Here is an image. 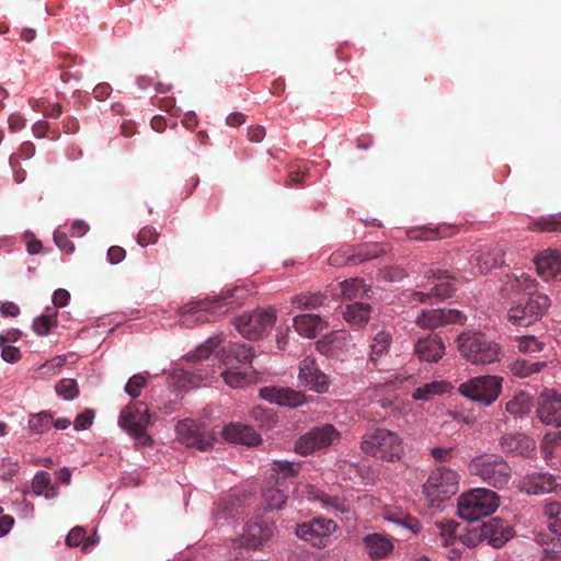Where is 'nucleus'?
<instances>
[{
    "label": "nucleus",
    "instance_id": "nucleus-1",
    "mask_svg": "<svg viewBox=\"0 0 561 561\" xmlns=\"http://www.w3.org/2000/svg\"><path fill=\"white\" fill-rule=\"evenodd\" d=\"M514 290H522L528 297L520 300L507 311V320L516 327H528L540 319L550 306V299L547 295L536 291L535 280L528 275L508 276L506 283Z\"/></svg>",
    "mask_w": 561,
    "mask_h": 561
},
{
    "label": "nucleus",
    "instance_id": "nucleus-2",
    "mask_svg": "<svg viewBox=\"0 0 561 561\" xmlns=\"http://www.w3.org/2000/svg\"><path fill=\"white\" fill-rule=\"evenodd\" d=\"M360 450L371 457L396 462L401 459L404 447L398 433L383 427H376L364 434Z\"/></svg>",
    "mask_w": 561,
    "mask_h": 561
},
{
    "label": "nucleus",
    "instance_id": "nucleus-3",
    "mask_svg": "<svg viewBox=\"0 0 561 561\" xmlns=\"http://www.w3.org/2000/svg\"><path fill=\"white\" fill-rule=\"evenodd\" d=\"M238 289L228 290L213 299L190 301L181 308V321L191 325L198 322H211L227 313L234 305L233 295Z\"/></svg>",
    "mask_w": 561,
    "mask_h": 561
},
{
    "label": "nucleus",
    "instance_id": "nucleus-4",
    "mask_svg": "<svg viewBox=\"0 0 561 561\" xmlns=\"http://www.w3.org/2000/svg\"><path fill=\"white\" fill-rule=\"evenodd\" d=\"M456 343L461 357L473 365L492 364L500 359L499 344L481 332H462Z\"/></svg>",
    "mask_w": 561,
    "mask_h": 561
},
{
    "label": "nucleus",
    "instance_id": "nucleus-5",
    "mask_svg": "<svg viewBox=\"0 0 561 561\" xmlns=\"http://www.w3.org/2000/svg\"><path fill=\"white\" fill-rule=\"evenodd\" d=\"M471 474L479 477L486 484L495 488H505L512 478V468L501 456L485 454L474 457L469 465Z\"/></svg>",
    "mask_w": 561,
    "mask_h": 561
},
{
    "label": "nucleus",
    "instance_id": "nucleus-6",
    "mask_svg": "<svg viewBox=\"0 0 561 561\" xmlns=\"http://www.w3.org/2000/svg\"><path fill=\"white\" fill-rule=\"evenodd\" d=\"M497 507V493L484 488L472 489L458 500L459 516L470 522L491 515Z\"/></svg>",
    "mask_w": 561,
    "mask_h": 561
},
{
    "label": "nucleus",
    "instance_id": "nucleus-7",
    "mask_svg": "<svg viewBox=\"0 0 561 561\" xmlns=\"http://www.w3.org/2000/svg\"><path fill=\"white\" fill-rule=\"evenodd\" d=\"M151 423V414L144 402H136L125 407L119 415L118 424L131 437L136 446H151L153 440L147 433Z\"/></svg>",
    "mask_w": 561,
    "mask_h": 561
},
{
    "label": "nucleus",
    "instance_id": "nucleus-8",
    "mask_svg": "<svg viewBox=\"0 0 561 561\" xmlns=\"http://www.w3.org/2000/svg\"><path fill=\"white\" fill-rule=\"evenodd\" d=\"M460 476L454 469L445 466L434 469L423 485V492L434 506L444 502L458 492Z\"/></svg>",
    "mask_w": 561,
    "mask_h": 561
},
{
    "label": "nucleus",
    "instance_id": "nucleus-9",
    "mask_svg": "<svg viewBox=\"0 0 561 561\" xmlns=\"http://www.w3.org/2000/svg\"><path fill=\"white\" fill-rule=\"evenodd\" d=\"M502 381L503 379L497 376H478L462 382L458 387V391L472 401L490 405L499 398L502 391Z\"/></svg>",
    "mask_w": 561,
    "mask_h": 561
},
{
    "label": "nucleus",
    "instance_id": "nucleus-10",
    "mask_svg": "<svg viewBox=\"0 0 561 561\" xmlns=\"http://www.w3.org/2000/svg\"><path fill=\"white\" fill-rule=\"evenodd\" d=\"M386 252L380 243H364L356 247H342L333 252L328 262L330 265L341 267L345 265H358L366 261L377 259Z\"/></svg>",
    "mask_w": 561,
    "mask_h": 561
},
{
    "label": "nucleus",
    "instance_id": "nucleus-11",
    "mask_svg": "<svg viewBox=\"0 0 561 561\" xmlns=\"http://www.w3.org/2000/svg\"><path fill=\"white\" fill-rule=\"evenodd\" d=\"M340 433L331 424L317 426L302 435L295 444V450L304 456L332 445Z\"/></svg>",
    "mask_w": 561,
    "mask_h": 561
},
{
    "label": "nucleus",
    "instance_id": "nucleus-12",
    "mask_svg": "<svg viewBox=\"0 0 561 561\" xmlns=\"http://www.w3.org/2000/svg\"><path fill=\"white\" fill-rule=\"evenodd\" d=\"M520 492L528 495H542L546 493L561 494V476L548 472L526 473L518 483Z\"/></svg>",
    "mask_w": 561,
    "mask_h": 561
},
{
    "label": "nucleus",
    "instance_id": "nucleus-13",
    "mask_svg": "<svg viewBox=\"0 0 561 561\" xmlns=\"http://www.w3.org/2000/svg\"><path fill=\"white\" fill-rule=\"evenodd\" d=\"M273 310L254 311L238 319L237 329L241 335L249 340L261 339L275 322Z\"/></svg>",
    "mask_w": 561,
    "mask_h": 561
},
{
    "label": "nucleus",
    "instance_id": "nucleus-14",
    "mask_svg": "<svg viewBox=\"0 0 561 561\" xmlns=\"http://www.w3.org/2000/svg\"><path fill=\"white\" fill-rule=\"evenodd\" d=\"M336 527L332 519L318 517L299 524L296 527V535L312 546L321 548L327 546L329 536L335 531Z\"/></svg>",
    "mask_w": 561,
    "mask_h": 561
},
{
    "label": "nucleus",
    "instance_id": "nucleus-15",
    "mask_svg": "<svg viewBox=\"0 0 561 561\" xmlns=\"http://www.w3.org/2000/svg\"><path fill=\"white\" fill-rule=\"evenodd\" d=\"M298 368V381L301 386L317 393L329 391V376L320 369L314 358L306 357L299 363Z\"/></svg>",
    "mask_w": 561,
    "mask_h": 561
},
{
    "label": "nucleus",
    "instance_id": "nucleus-16",
    "mask_svg": "<svg viewBox=\"0 0 561 561\" xmlns=\"http://www.w3.org/2000/svg\"><path fill=\"white\" fill-rule=\"evenodd\" d=\"M427 276L428 284L432 285L430 291H414L412 301L425 304L432 298L445 299L451 297L455 291L454 285L449 282L450 276L445 271H430Z\"/></svg>",
    "mask_w": 561,
    "mask_h": 561
},
{
    "label": "nucleus",
    "instance_id": "nucleus-17",
    "mask_svg": "<svg viewBox=\"0 0 561 561\" xmlns=\"http://www.w3.org/2000/svg\"><path fill=\"white\" fill-rule=\"evenodd\" d=\"M537 415L546 425L561 426V396L554 390L545 389L537 401Z\"/></svg>",
    "mask_w": 561,
    "mask_h": 561
},
{
    "label": "nucleus",
    "instance_id": "nucleus-18",
    "mask_svg": "<svg viewBox=\"0 0 561 561\" xmlns=\"http://www.w3.org/2000/svg\"><path fill=\"white\" fill-rule=\"evenodd\" d=\"M466 316L456 309H430L423 310L416 318L417 327L434 330L450 323L462 324Z\"/></svg>",
    "mask_w": 561,
    "mask_h": 561
},
{
    "label": "nucleus",
    "instance_id": "nucleus-19",
    "mask_svg": "<svg viewBox=\"0 0 561 561\" xmlns=\"http://www.w3.org/2000/svg\"><path fill=\"white\" fill-rule=\"evenodd\" d=\"M351 346V334L345 330L332 331L316 342V350L327 356L340 358Z\"/></svg>",
    "mask_w": 561,
    "mask_h": 561
},
{
    "label": "nucleus",
    "instance_id": "nucleus-20",
    "mask_svg": "<svg viewBox=\"0 0 561 561\" xmlns=\"http://www.w3.org/2000/svg\"><path fill=\"white\" fill-rule=\"evenodd\" d=\"M445 344L437 334L420 337L414 343V354L424 363H437L445 355Z\"/></svg>",
    "mask_w": 561,
    "mask_h": 561
},
{
    "label": "nucleus",
    "instance_id": "nucleus-21",
    "mask_svg": "<svg viewBox=\"0 0 561 561\" xmlns=\"http://www.w3.org/2000/svg\"><path fill=\"white\" fill-rule=\"evenodd\" d=\"M260 397L278 405L297 408L306 402V396L291 388L264 387L260 389Z\"/></svg>",
    "mask_w": 561,
    "mask_h": 561
},
{
    "label": "nucleus",
    "instance_id": "nucleus-22",
    "mask_svg": "<svg viewBox=\"0 0 561 561\" xmlns=\"http://www.w3.org/2000/svg\"><path fill=\"white\" fill-rule=\"evenodd\" d=\"M363 546L371 560L386 559L394 549L393 539L380 533H373L363 537Z\"/></svg>",
    "mask_w": 561,
    "mask_h": 561
},
{
    "label": "nucleus",
    "instance_id": "nucleus-23",
    "mask_svg": "<svg viewBox=\"0 0 561 561\" xmlns=\"http://www.w3.org/2000/svg\"><path fill=\"white\" fill-rule=\"evenodd\" d=\"M500 444L503 451L524 458H531L536 450V442L523 434L504 435Z\"/></svg>",
    "mask_w": 561,
    "mask_h": 561
},
{
    "label": "nucleus",
    "instance_id": "nucleus-24",
    "mask_svg": "<svg viewBox=\"0 0 561 561\" xmlns=\"http://www.w3.org/2000/svg\"><path fill=\"white\" fill-rule=\"evenodd\" d=\"M481 526L485 540L494 548L503 547L513 537V528L500 518H491Z\"/></svg>",
    "mask_w": 561,
    "mask_h": 561
},
{
    "label": "nucleus",
    "instance_id": "nucleus-25",
    "mask_svg": "<svg viewBox=\"0 0 561 561\" xmlns=\"http://www.w3.org/2000/svg\"><path fill=\"white\" fill-rule=\"evenodd\" d=\"M225 367L226 369L221 373V376L231 388H243L257 380L256 373L252 366L241 368L239 366L225 365Z\"/></svg>",
    "mask_w": 561,
    "mask_h": 561
},
{
    "label": "nucleus",
    "instance_id": "nucleus-26",
    "mask_svg": "<svg viewBox=\"0 0 561 561\" xmlns=\"http://www.w3.org/2000/svg\"><path fill=\"white\" fill-rule=\"evenodd\" d=\"M502 249L483 247L473 255V264L480 274H486L503 263Z\"/></svg>",
    "mask_w": 561,
    "mask_h": 561
},
{
    "label": "nucleus",
    "instance_id": "nucleus-27",
    "mask_svg": "<svg viewBox=\"0 0 561 561\" xmlns=\"http://www.w3.org/2000/svg\"><path fill=\"white\" fill-rule=\"evenodd\" d=\"M226 440L234 444L255 446L261 443L259 434L250 426L242 424H230L224 430Z\"/></svg>",
    "mask_w": 561,
    "mask_h": 561
},
{
    "label": "nucleus",
    "instance_id": "nucleus-28",
    "mask_svg": "<svg viewBox=\"0 0 561 561\" xmlns=\"http://www.w3.org/2000/svg\"><path fill=\"white\" fill-rule=\"evenodd\" d=\"M328 323L317 314L305 313L294 318V328L299 335L311 339L324 330Z\"/></svg>",
    "mask_w": 561,
    "mask_h": 561
},
{
    "label": "nucleus",
    "instance_id": "nucleus-29",
    "mask_svg": "<svg viewBox=\"0 0 561 561\" xmlns=\"http://www.w3.org/2000/svg\"><path fill=\"white\" fill-rule=\"evenodd\" d=\"M274 534L273 526L266 522H254L248 525L243 536L244 545L256 549Z\"/></svg>",
    "mask_w": 561,
    "mask_h": 561
},
{
    "label": "nucleus",
    "instance_id": "nucleus-30",
    "mask_svg": "<svg viewBox=\"0 0 561 561\" xmlns=\"http://www.w3.org/2000/svg\"><path fill=\"white\" fill-rule=\"evenodd\" d=\"M224 365L239 366L251 364L254 353L251 346L244 344H230L222 350Z\"/></svg>",
    "mask_w": 561,
    "mask_h": 561
},
{
    "label": "nucleus",
    "instance_id": "nucleus-31",
    "mask_svg": "<svg viewBox=\"0 0 561 561\" xmlns=\"http://www.w3.org/2000/svg\"><path fill=\"white\" fill-rule=\"evenodd\" d=\"M391 344L392 334L388 331L381 330L373 336L369 362L373 363L375 367H378L382 359L389 354Z\"/></svg>",
    "mask_w": 561,
    "mask_h": 561
},
{
    "label": "nucleus",
    "instance_id": "nucleus-32",
    "mask_svg": "<svg viewBox=\"0 0 561 561\" xmlns=\"http://www.w3.org/2000/svg\"><path fill=\"white\" fill-rule=\"evenodd\" d=\"M539 274L545 277H551L556 282H561V252L551 251L548 254L540 255L536 260Z\"/></svg>",
    "mask_w": 561,
    "mask_h": 561
},
{
    "label": "nucleus",
    "instance_id": "nucleus-33",
    "mask_svg": "<svg viewBox=\"0 0 561 561\" xmlns=\"http://www.w3.org/2000/svg\"><path fill=\"white\" fill-rule=\"evenodd\" d=\"M455 233V229L448 226H439L437 228H415L408 231L410 240L430 241L449 238Z\"/></svg>",
    "mask_w": 561,
    "mask_h": 561
},
{
    "label": "nucleus",
    "instance_id": "nucleus-34",
    "mask_svg": "<svg viewBox=\"0 0 561 561\" xmlns=\"http://www.w3.org/2000/svg\"><path fill=\"white\" fill-rule=\"evenodd\" d=\"M343 317L353 327H364L370 318V306L364 302H354L346 306Z\"/></svg>",
    "mask_w": 561,
    "mask_h": 561
},
{
    "label": "nucleus",
    "instance_id": "nucleus-35",
    "mask_svg": "<svg viewBox=\"0 0 561 561\" xmlns=\"http://www.w3.org/2000/svg\"><path fill=\"white\" fill-rule=\"evenodd\" d=\"M176 432L186 446H195L201 450H207L211 447L213 442L210 436L194 432L186 424L178 425Z\"/></svg>",
    "mask_w": 561,
    "mask_h": 561
},
{
    "label": "nucleus",
    "instance_id": "nucleus-36",
    "mask_svg": "<svg viewBox=\"0 0 561 561\" xmlns=\"http://www.w3.org/2000/svg\"><path fill=\"white\" fill-rule=\"evenodd\" d=\"M385 518L411 534H417L422 528V525L416 517L398 508L387 511Z\"/></svg>",
    "mask_w": 561,
    "mask_h": 561
},
{
    "label": "nucleus",
    "instance_id": "nucleus-37",
    "mask_svg": "<svg viewBox=\"0 0 561 561\" xmlns=\"http://www.w3.org/2000/svg\"><path fill=\"white\" fill-rule=\"evenodd\" d=\"M32 491L35 495H44L47 500L55 499L58 490L51 483L50 474L47 471H38L32 481Z\"/></svg>",
    "mask_w": 561,
    "mask_h": 561
},
{
    "label": "nucleus",
    "instance_id": "nucleus-38",
    "mask_svg": "<svg viewBox=\"0 0 561 561\" xmlns=\"http://www.w3.org/2000/svg\"><path fill=\"white\" fill-rule=\"evenodd\" d=\"M449 383L446 381H432L425 383L423 386L417 387L413 393L412 398L416 401H430L435 396L443 394L448 392Z\"/></svg>",
    "mask_w": 561,
    "mask_h": 561
},
{
    "label": "nucleus",
    "instance_id": "nucleus-39",
    "mask_svg": "<svg viewBox=\"0 0 561 561\" xmlns=\"http://www.w3.org/2000/svg\"><path fill=\"white\" fill-rule=\"evenodd\" d=\"M535 541L542 548L547 556L556 557L561 553V536L550 531H538Z\"/></svg>",
    "mask_w": 561,
    "mask_h": 561
},
{
    "label": "nucleus",
    "instance_id": "nucleus-40",
    "mask_svg": "<svg viewBox=\"0 0 561 561\" xmlns=\"http://www.w3.org/2000/svg\"><path fill=\"white\" fill-rule=\"evenodd\" d=\"M342 296L344 299H356L368 296L370 287L359 278H351L341 283Z\"/></svg>",
    "mask_w": 561,
    "mask_h": 561
},
{
    "label": "nucleus",
    "instance_id": "nucleus-41",
    "mask_svg": "<svg viewBox=\"0 0 561 561\" xmlns=\"http://www.w3.org/2000/svg\"><path fill=\"white\" fill-rule=\"evenodd\" d=\"M327 296L321 293H302L291 299L297 309H316L324 304Z\"/></svg>",
    "mask_w": 561,
    "mask_h": 561
},
{
    "label": "nucleus",
    "instance_id": "nucleus-42",
    "mask_svg": "<svg viewBox=\"0 0 561 561\" xmlns=\"http://www.w3.org/2000/svg\"><path fill=\"white\" fill-rule=\"evenodd\" d=\"M543 515L548 518V530L561 536V503L548 502L543 506Z\"/></svg>",
    "mask_w": 561,
    "mask_h": 561
},
{
    "label": "nucleus",
    "instance_id": "nucleus-43",
    "mask_svg": "<svg viewBox=\"0 0 561 561\" xmlns=\"http://www.w3.org/2000/svg\"><path fill=\"white\" fill-rule=\"evenodd\" d=\"M529 229L541 232H561V214L540 217L529 225Z\"/></svg>",
    "mask_w": 561,
    "mask_h": 561
},
{
    "label": "nucleus",
    "instance_id": "nucleus-44",
    "mask_svg": "<svg viewBox=\"0 0 561 561\" xmlns=\"http://www.w3.org/2000/svg\"><path fill=\"white\" fill-rule=\"evenodd\" d=\"M435 527L439 530L438 539L444 547L455 545L456 540L459 539L456 535L458 524L454 520L436 522Z\"/></svg>",
    "mask_w": 561,
    "mask_h": 561
},
{
    "label": "nucleus",
    "instance_id": "nucleus-45",
    "mask_svg": "<svg viewBox=\"0 0 561 561\" xmlns=\"http://www.w3.org/2000/svg\"><path fill=\"white\" fill-rule=\"evenodd\" d=\"M32 327L37 335L48 334L53 328L57 327V312L47 309L45 313L34 319Z\"/></svg>",
    "mask_w": 561,
    "mask_h": 561
},
{
    "label": "nucleus",
    "instance_id": "nucleus-46",
    "mask_svg": "<svg viewBox=\"0 0 561 561\" xmlns=\"http://www.w3.org/2000/svg\"><path fill=\"white\" fill-rule=\"evenodd\" d=\"M66 543L69 547H78L82 543V550L89 552L94 542L87 538L85 530L82 527L72 528L66 537Z\"/></svg>",
    "mask_w": 561,
    "mask_h": 561
},
{
    "label": "nucleus",
    "instance_id": "nucleus-47",
    "mask_svg": "<svg viewBox=\"0 0 561 561\" xmlns=\"http://www.w3.org/2000/svg\"><path fill=\"white\" fill-rule=\"evenodd\" d=\"M51 423L53 414L47 411H43L31 415L28 420V427L33 433L42 434L50 428Z\"/></svg>",
    "mask_w": 561,
    "mask_h": 561
},
{
    "label": "nucleus",
    "instance_id": "nucleus-48",
    "mask_svg": "<svg viewBox=\"0 0 561 561\" xmlns=\"http://www.w3.org/2000/svg\"><path fill=\"white\" fill-rule=\"evenodd\" d=\"M459 540L462 545L473 548L478 546L480 542L484 541V534L482 533L481 524H471L465 534L459 535Z\"/></svg>",
    "mask_w": 561,
    "mask_h": 561
},
{
    "label": "nucleus",
    "instance_id": "nucleus-49",
    "mask_svg": "<svg viewBox=\"0 0 561 561\" xmlns=\"http://www.w3.org/2000/svg\"><path fill=\"white\" fill-rule=\"evenodd\" d=\"M55 390L59 397L65 400H72L79 396V386L76 379L64 378L59 380L55 387Z\"/></svg>",
    "mask_w": 561,
    "mask_h": 561
},
{
    "label": "nucleus",
    "instance_id": "nucleus-50",
    "mask_svg": "<svg viewBox=\"0 0 561 561\" xmlns=\"http://www.w3.org/2000/svg\"><path fill=\"white\" fill-rule=\"evenodd\" d=\"M531 404L525 394L517 396L506 403V411L514 416L529 413Z\"/></svg>",
    "mask_w": 561,
    "mask_h": 561
},
{
    "label": "nucleus",
    "instance_id": "nucleus-51",
    "mask_svg": "<svg viewBox=\"0 0 561 561\" xmlns=\"http://www.w3.org/2000/svg\"><path fill=\"white\" fill-rule=\"evenodd\" d=\"M318 499L325 507H331L335 512L348 513L352 508L351 503L344 497L333 496L322 492L320 495H318Z\"/></svg>",
    "mask_w": 561,
    "mask_h": 561
},
{
    "label": "nucleus",
    "instance_id": "nucleus-52",
    "mask_svg": "<svg viewBox=\"0 0 561 561\" xmlns=\"http://www.w3.org/2000/svg\"><path fill=\"white\" fill-rule=\"evenodd\" d=\"M516 343L518 351L525 354L539 353L545 346V344L538 341L534 335L517 336Z\"/></svg>",
    "mask_w": 561,
    "mask_h": 561
},
{
    "label": "nucleus",
    "instance_id": "nucleus-53",
    "mask_svg": "<svg viewBox=\"0 0 561 561\" xmlns=\"http://www.w3.org/2000/svg\"><path fill=\"white\" fill-rule=\"evenodd\" d=\"M266 506L270 510H279L285 504L287 495L279 488H266L263 492Z\"/></svg>",
    "mask_w": 561,
    "mask_h": 561
},
{
    "label": "nucleus",
    "instance_id": "nucleus-54",
    "mask_svg": "<svg viewBox=\"0 0 561 561\" xmlns=\"http://www.w3.org/2000/svg\"><path fill=\"white\" fill-rule=\"evenodd\" d=\"M545 366V362L517 360L514 363L512 370L516 376L527 377L531 374L540 371Z\"/></svg>",
    "mask_w": 561,
    "mask_h": 561
},
{
    "label": "nucleus",
    "instance_id": "nucleus-55",
    "mask_svg": "<svg viewBox=\"0 0 561 561\" xmlns=\"http://www.w3.org/2000/svg\"><path fill=\"white\" fill-rule=\"evenodd\" d=\"M148 383V379L145 374H136L129 378L125 386V391L131 398H137L141 393V389Z\"/></svg>",
    "mask_w": 561,
    "mask_h": 561
},
{
    "label": "nucleus",
    "instance_id": "nucleus-56",
    "mask_svg": "<svg viewBox=\"0 0 561 561\" xmlns=\"http://www.w3.org/2000/svg\"><path fill=\"white\" fill-rule=\"evenodd\" d=\"M308 175V167L307 163L297 162L290 164L288 169V179L289 182L294 185L302 184L305 178Z\"/></svg>",
    "mask_w": 561,
    "mask_h": 561
},
{
    "label": "nucleus",
    "instance_id": "nucleus-57",
    "mask_svg": "<svg viewBox=\"0 0 561 561\" xmlns=\"http://www.w3.org/2000/svg\"><path fill=\"white\" fill-rule=\"evenodd\" d=\"M159 233L152 226H145L137 234V243L141 247L157 243Z\"/></svg>",
    "mask_w": 561,
    "mask_h": 561
},
{
    "label": "nucleus",
    "instance_id": "nucleus-58",
    "mask_svg": "<svg viewBox=\"0 0 561 561\" xmlns=\"http://www.w3.org/2000/svg\"><path fill=\"white\" fill-rule=\"evenodd\" d=\"M214 347L215 342L213 340H209L206 343L198 346L193 353L187 354V359L191 362H199L203 359H207L213 353Z\"/></svg>",
    "mask_w": 561,
    "mask_h": 561
},
{
    "label": "nucleus",
    "instance_id": "nucleus-59",
    "mask_svg": "<svg viewBox=\"0 0 561 561\" xmlns=\"http://www.w3.org/2000/svg\"><path fill=\"white\" fill-rule=\"evenodd\" d=\"M54 241L65 253H72L75 251V244L69 240L68 236L64 231L56 230L54 232Z\"/></svg>",
    "mask_w": 561,
    "mask_h": 561
},
{
    "label": "nucleus",
    "instance_id": "nucleus-60",
    "mask_svg": "<svg viewBox=\"0 0 561 561\" xmlns=\"http://www.w3.org/2000/svg\"><path fill=\"white\" fill-rule=\"evenodd\" d=\"M94 419V413L92 410H84L82 413L78 414L75 422L73 427L77 431L87 430L92 425Z\"/></svg>",
    "mask_w": 561,
    "mask_h": 561
},
{
    "label": "nucleus",
    "instance_id": "nucleus-61",
    "mask_svg": "<svg viewBox=\"0 0 561 561\" xmlns=\"http://www.w3.org/2000/svg\"><path fill=\"white\" fill-rule=\"evenodd\" d=\"M152 103L159 106L161 110L170 113L172 116H179L180 110L175 106V100L173 98H160L152 100Z\"/></svg>",
    "mask_w": 561,
    "mask_h": 561
},
{
    "label": "nucleus",
    "instance_id": "nucleus-62",
    "mask_svg": "<svg viewBox=\"0 0 561 561\" xmlns=\"http://www.w3.org/2000/svg\"><path fill=\"white\" fill-rule=\"evenodd\" d=\"M433 459L437 462H447L453 458L454 448L451 447H434L430 451Z\"/></svg>",
    "mask_w": 561,
    "mask_h": 561
},
{
    "label": "nucleus",
    "instance_id": "nucleus-63",
    "mask_svg": "<svg viewBox=\"0 0 561 561\" xmlns=\"http://www.w3.org/2000/svg\"><path fill=\"white\" fill-rule=\"evenodd\" d=\"M18 462L12 461L11 459H3L0 468L1 478L9 481L18 473Z\"/></svg>",
    "mask_w": 561,
    "mask_h": 561
},
{
    "label": "nucleus",
    "instance_id": "nucleus-64",
    "mask_svg": "<svg viewBox=\"0 0 561 561\" xmlns=\"http://www.w3.org/2000/svg\"><path fill=\"white\" fill-rule=\"evenodd\" d=\"M274 469L282 473L283 478L295 477L297 474V468L293 462L278 460L274 462Z\"/></svg>",
    "mask_w": 561,
    "mask_h": 561
}]
</instances>
